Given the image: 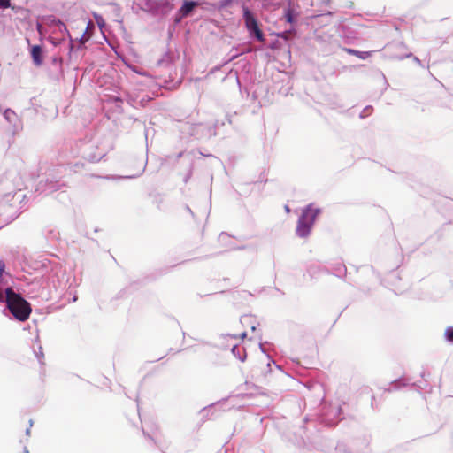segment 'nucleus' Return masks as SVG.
<instances>
[{
    "instance_id": "f257e3e1",
    "label": "nucleus",
    "mask_w": 453,
    "mask_h": 453,
    "mask_svg": "<svg viewBox=\"0 0 453 453\" xmlns=\"http://www.w3.org/2000/svg\"><path fill=\"white\" fill-rule=\"evenodd\" d=\"M6 303L10 312L19 321H26L32 311L30 304L11 288H6Z\"/></svg>"
},
{
    "instance_id": "f03ea898",
    "label": "nucleus",
    "mask_w": 453,
    "mask_h": 453,
    "mask_svg": "<svg viewBox=\"0 0 453 453\" xmlns=\"http://www.w3.org/2000/svg\"><path fill=\"white\" fill-rule=\"evenodd\" d=\"M318 213L319 211L311 207H307L303 210L296 226V234L298 236L306 237L309 235Z\"/></svg>"
},
{
    "instance_id": "7ed1b4c3",
    "label": "nucleus",
    "mask_w": 453,
    "mask_h": 453,
    "mask_svg": "<svg viewBox=\"0 0 453 453\" xmlns=\"http://www.w3.org/2000/svg\"><path fill=\"white\" fill-rule=\"evenodd\" d=\"M242 11L246 28L251 35L253 34L259 42H264V34L259 28L258 22L254 14L245 5L242 6Z\"/></svg>"
},
{
    "instance_id": "20e7f679",
    "label": "nucleus",
    "mask_w": 453,
    "mask_h": 453,
    "mask_svg": "<svg viewBox=\"0 0 453 453\" xmlns=\"http://www.w3.org/2000/svg\"><path fill=\"white\" fill-rule=\"evenodd\" d=\"M31 57L35 65H41L43 62L42 47L39 45L33 46L31 49Z\"/></svg>"
},
{
    "instance_id": "39448f33",
    "label": "nucleus",
    "mask_w": 453,
    "mask_h": 453,
    "mask_svg": "<svg viewBox=\"0 0 453 453\" xmlns=\"http://www.w3.org/2000/svg\"><path fill=\"white\" fill-rule=\"evenodd\" d=\"M196 5V3L193 1H185L183 5L180 7L179 12L182 17H187Z\"/></svg>"
},
{
    "instance_id": "423d86ee",
    "label": "nucleus",
    "mask_w": 453,
    "mask_h": 453,
    "mask_svg": "<svg viewBox=\"0 0 453 453\" xmlns=\"http://www.w3.org/2000/svg\"><path fill=\"white\" fill-rule=\"evenodd\" d=\"M240 323L242 326H247L252 334L255 333L256 325H255L254 319L251 316L246 315V316L242 317Z\"/></svg>"
},
{
    "instance_id": "0eeeda50",
    "label": "nucleus",
    "mask_w": 453,
    "mask_h": 453,
    "mask_svg": "<svg viewBox=\"0 0 453 453\" xmlns=\"http://www.w3.org/2000/svg\"><path fill=\"white\" fill-rule=\"evenodd\" d=\"M444 334L448 341L453 342V327L452 326L446 328Z\"/></svg>"
},
{
    "instance_id": "6e6552de",
    "label": "nucleus",
    "mask_w": 453,
    "mask_h": 453,
    "mask_svg": "<svg viewBox=\"0 0 453 453\" xmlns=\"http://www.w3.org/2000/svg\"><path fill=\"white\" fill-rule=\"evenodd\" d=\"M249 336V331L247 329L242 331L239 334H234L233 338L237 339L241 338L242 340H244Z\"/></svg>"
},
{
    "instance_id": "1a4fd4ad",
    "label": "nucleus",
    "mask_w": 453,
    "mask_h": 453,
    "mask_svg": "<svg viewBox=\"0 0 453 453\" xmlns=\"http://www.w3.org/2000/svg\"><path fill=\"white\" fill-rule=\"evenodd\" d=\"M285 18L288 22L292 23L293 22V12L291 9H288L285 13Z\"/></svg>"
},
{
    "instance_id": "9d476101",
    "label": "nucleus",
    "mask_w": 453,
    "mask_h": 453,
    "mask_svg": "<svg viewBox=\"0 0 453 453\" xmlns=\"http://www.w3.org/2000/svg\"><path fill=\"white\" fill-rule=\"evenodd\" d=\"M357 53L359 55H357V57L361 58V59H365L366 58L371 56V52H369V51H358L357 50Z\"/></svg>"
},
{
    "instance_id": "9b49d317",
    "label": "nucleus",
    "mask_w": 453,
    "mask_h": 453,
    "mask_svg": "<svg viewBox=\"0 0 453 453\" xmlns=\"http://www.w3.org/2000/svg\"><path fill=\"white\" fill-rule=\"evenodd\" d=\"M11 6V0H0V8H8Z\"/></svg>"
},
{
    "instance_id": "f8f14e48",
    "label": "nucleus",
    "mask_w": 453,
    "mask_h": 453,
    "mask_svg": "<svg viewBox=\"0 0 453 453\" xmlns=\"http://www.w3.org/2000/svg\"><path fill=\"white\" fill-rule=\"evenodd\" d=\"M346 51H347L349 54H350V55H354V56H356V57H357V55H359V54L357 53V50H353V49H346Z\"/></svg>"
},
{
    "instance_id": "ddd939ff",
    "label": "nucleus",
    "mask_w": 453,
    "mask_h": 453,
    "mask_svg": "<svg viewBox=\"0 0 453 453\" xmlns=\"http://www.w3.org/2000/svg\"><path fill=\"white\" fill-rule=\"evenodd\" d=\"M232 352H233V354H234V355H235V356H236V355H237V354H236V352H238V353H239V347H238V346H236V345H235V346H234V347L232 348Z\"/></svg>"
},
{
    "instance_id": "4468645a",
    "label": "nucleus",
    "mask_w": 453,
    "mask_h": 453,
    "mask_svg": "<svg viewBox=\"0 0 453 453\" xmlns=\"http://www.w3.org/2000/svg\"><path fill=\"white\" fill-rule=\"evenodd\" d=\"M242 361H244L246 358V354L243 357H239Z\"/></svg>"
},
{
    "instance_id": "2eb2a0df",
    "label": "nucleus",
    "mask_w": 453,
    "mask_h": 453,
    "mask_svg": "<svg viewBox=\"0 0 453 453\" xmlns=\"http://www.w3.org/2000/svg\"><path fill=\"white\" fill-rule=\"evenodd\" d=\"M285 211H287L288 212L289 211V208H288V206H286V207H285Z\"/></svg>"
},
{
    "instance_id": "dca6fc26",
    "label": "nucleus",
    "mask_w": 453,
    "mask_h": 453,
    "mask_svg": "<svg viewBox=\"0 0 453 453\" xmlns=\"http://www.w3.org/2000/svg\"><path fill=\"white\" fill-rule=\"evenodd\" d=\"M24 453H29V451L27 449V448L24 449Z\"/></svg>"
},
{
    "instance_id": "f3484780",
    "label": "nucleus",
    "mask_w": 453,
    "mask_h": 453,
    "mask_svg": "<svg viewBox=\"0 0 453 453\" xmlns=\"http://www.w3.org/2000/svg\"><path fill=\"white\" fill-rule=\"evenodd\" d=\"M253 338H254V336H253V335H250V336H249V340H252Z\"/></svg>"
}]
</instances>
